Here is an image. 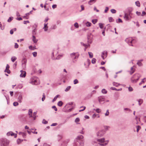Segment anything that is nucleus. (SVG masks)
I'll return each mask as SVG.
<instances>
[{
  "label": "nucleus",
  "instance_id": "obj_6",
  "mask_svg": "<svg viewBox=\"0 0 146 146\" xmlns=\"http://www.w3.org/2000/svg\"><path fill=\"white\" fill-rule=\"evenodd\" d=\"M71 56L73 59H76L78 58L79 55L77 53H74L71 54Z\"/></svg>",
  "mask_w": 146,
  "mask_h": 146
},
{
  "label": "nucleus",
  "instance_id": "obj_30",
  "mask_svg": "<svg viewBox=\"0 0 146 146\" xmlns=\"http://www.w3.org/2000/svg\"><path fill=\"white\" fill-rule=\"evenodd\" d=\"M100 27L101 29H102L103 28L104 24L101 23H100L99 24Z\"/></svg>",
  "mask_w": 146,
  "mask_h": 146
},
{
  "label": "nucleus",
  "instance_id": "obj_43",
  "mask_svg": "<svg viewBox=\"0 0 146 146\" xmlns=\"http://www.w3.org/2000/svg\"><path fill=\"white\" fill-rule=\"evenodd\" d=\"M5 72H7L8 74H10V71L9 69H5Z\"/></svg>",
  "mask_w": 146,
  "mask_h": 146
},
{
  "label": "nucleus",
  "instance_id": "obj_44",
  "mask_svg": "<svg viewBox=\"0 0 146 146\" xmlns=\"http://www.w3.org/2000/svg\"><path fill=\"white\" fill-rule=\"evenodd\" d=\"M96 61V59L95 58H93L92 59V63H94Z\"/></svg>",
  "mask_w": 146,
  "mask_h": 146
},
{
  "label": "nucleus",
  "instance_id": "obj_23",
  "mask_svg": "<svg viewBox=\"0 0 146 146\" xmlns=\"http://www.w3.org/2000/svg\"><path fill=\"white\" fill-rule=\"evenodd\" d=\"M62 102L61 101L59 102L58 103V105L59 106H62Z\"/></svg>",
  "mask_w": 146,
  "mask_h": 146
},
{
  "label": "nucleus",
  "instance_id": "obj_2",
  "mask_svg": "<svg viewBox=\"0 0 146 146\" xmlns=\"http://www.w3.org/2000/svg\"><path fill=\"white\" fill-rule=\"evenodd\" d=\"M9 143V141L6 139H2L0 140L1 146H7Z\"/></svg>",
  "mask_w": 146,
  "mask_h": 146
},
{
  "label": "nucleus",
  "instance_id": "obj_28",
  "mask_svg": "<svg viewBox=\"0 0 146 146\" xmlns=\"http://www.w3.org/2000/svg\"><path fill=\"white\" fill-rule=\"evenodd\" d=\"M135 3L136 5L137 6H138V7L140 6V3L139 2V1H136Z\"/></svg>",
  "mask_w": 146,
  "mask_h": 146
},
{
  "label": "nucleus",
  "instance_id": "obj_19",
  "mask_svg": "<svg viewBox=\"0 0 146 146\" xmlns=\"http://www.w3.org/2000/svg\"><path fill=\"white\" fill-rule=\"evenodd\" d=\"M145 82H146V78H144L143 79H142V81L139 83V85H140L142 84V83H144Z\"/></svg>",
  "mask_w": 146,
  "mask_h": 146
},
{
  "label": "nucleus",
  "instance_id": "obj_31",
  "mask_svg": "<svg viewBox=\"0 0 146 146\" xmlns=\"http://www.w3.org/2000/svg\"><path fill=\"white\" fill-rule=\"evenodd\" d=\"M36 112H35L33 113V117L34 118V120L35 119L36 116Z\"/></svg>",
  "mask_w": 146,
  "mask_h": 146
},
{
  "label": "nucleus",
  "instance_id": "obj_8",
  "mask_svg": "<svg viewBox=\"0 0 146 146\" xmlns=\"http://www.w3.org/2000/svg\"><path fill=\"white\" fill-rule=\"evenodd\" d=\"M107 54V52L106 51H104L102 53V56L103 59L106 58Z\"/></svg>",
  "mask_w": 146,
  "mask_h": 146
},
{
  "label": "nucleus",
  "instance_id": "obj_56",
  "mask_svg": "<svg viewBox=\"0 0 146 146\" xmlns=\"http://www.w3.org/2000/svg\"><path fill=\"white\" fill-rule=\"evenodd\" d=\"M108 10L109 8L108 7H106L104 11L105 12V13H106L108 11Z\"/></svg>",
  "mask_w": 146,
  "mask_h": 146
},
{
  "label": "nucleus",
  "instance_id": "obj_51",
  "mask_svg": "<svg viewBox=\"0 0 146 146\" xmlns=\"http://www.w3.org/2000/svg\"><path fill=\"white\" fill-rule=\"evenodd\" d=\"M117 23H122V20L120 19H119L118 20V21H117Z\"/></svg>",
  "mask_w": 146,
  "mask_h": 146
},
{
  "label": "nucleus",
  "instance_id": "obj_54",
  "mask_svg": "<svg viewBox=\"0 0 146 146\" xmlns=\"http://www.w3.org/2000/svg\"><path fill=\"white\" fill-rule=\"evenodd\" d=\"M108 110H107L106 113L105 114L106 116H108L109 115V112Z\"/></svg>",
  "mask_w": 146,
  "mask_h": 146
},
{
  "label": "nucleus",
  "instance_id": "obj_50",
  "mask_svg": "<svg viewBox=\"0 0 146 146\" xmlns=\"http://www.w3.org/2000/svg\"><path fill=\"white\" fill-rule=\"evenodd\" d=\"M19 47V45L17 44V43H15V48H18Z\"/></svg>",
  "mask_w": 146,
  "mask_h": 146
},
{
  "label": "nucleus",
  "instance_id": "obj_10",
  "mask_svg": "<svg viewBox=\"0 0 146 146\" xmlns=\"http://www.w3.org/2000/svg\"><path fill=\"white\" fill-rule=\"evenodd\" d=\"M7 135L8 136L11 135L12 136H14L15 137H17V134H15L14 133L12 132H9L7 133Z\"/></svg>",
  "mask_w": 146,
  "mask_h": 146
},
{
  "label": "nucleus",
  "instance_id": "obj_41",
  "mask_svg": "<svg viewBox=\"0 0 146 146\" xmlns=\"http://www.w3.org/2000/svg\"><path fill=\"white\" fill-rule=\"evenodd\" d=\"M78 83V80L76 79H75L74 81V84H77Z\"/></svg>",
  "mask_w": 146,
  "mask_h": 146
},
{
  "label": "nucleus",
  "instance_id": "obj_22",
  "mask_svg": "<svg viewBox=\"0 0 146 146\" xmlns=\"http://www.w3.org/2000/svg\"><path fill=\"white\" fill-rule=\"evenodd\" d=\"M17 59V58L15 56H14L12 57L11 58V61L13 62H14L15 60Z\"/></svg>",
  "mask_w": 146,
  "mask_h": 146
},
{
  "label": "nucleus",
  "instance_id": "obj_3",
  "mask_svg": "<svg viewBox=\"0 0 146 146\" xmlns=\"http://www.w3.org/2000/svg\"><path fill=\"white\" fill-rule=\"evenodd\" d=\"M98 141L100 143L99 144L102 146L106 145L108 143V141H105V139L104 138L98 139Z\"/></svg>",
  "mask_w": 146,
  "mask_h": 146
},
{
  "label": "nucleus",
  "instance_id": "obj_37",
  "mask_svg": "<svg viewBox=\"0 0 146 146\" xmlns=\"http://www.w3.org/2000/svg\"><path fill=\"white\" fill-rule=\"evenodd\" d=\"M111 11L113 13H115L116 12V11L113 9H112L111 10Z\"/></svg>",
  "mask_w": 146,
  "mask_h": 146
},
{
  "label": "nucleus",
  "instance_id": "obj_62",
  "mask_svg": "<svg viewBox=\"0 0 146 146\" xmlns=\"http://www.w3.org/2000/svg\"><path fill=\"white\" fill-rule=\"evenodd\" d=\"M136 13L138 15H139V16L141 14V13L140 12H139L138 11H137L136 12Z\"/></svg>",
  "mask_w": 146,
  "mask_h": 146
},
{
  "label": "nucleus",
  "instance_id": "obj_16",
  "mask_svg": "<svg viewBox=\"0 0 146 146\" xmlns=\"http://www.w3.org/2000/svg\"><path fill=\"white\" fill-rule=\"evenodd\" d=\"M19 134L20 135H22L23 137L24 138L26 136V134L24 133L23 132H19Z\"/></svg>",
  "mask_w": 146,
  "mask_h": 146
},
{
  "label": "nucleus",
  "instance_id": "obj_52",
  "mask_svg": "<svg viewBox=\"0 0 146 146\" xmlns=\"http://www.w3.org/2000/svg\"><path fill=\"white\" fill-rule=\"evenodd\" d=\"M52 108L54 109L55 111H57V109L55 106H52Z\"/></svg>",
  "mask_w": 146,
  "mask_h": 146
},
{
  "label": "nucleus",
  "instance_id": "obj_35",
  "mask_svg": "<svg viewBox=\"0 0 146 146\" xmlns=\"http://www.w3.org/2000/svg\"><path fill=\"white\" fill-rule=\"evenodd\" d=\"M102 92L103 94H106L107 93V91L105 89H103L102 91Z\"/></svg>",
  "mask_w": 146,
  "mask_h": 146
},
{
  "label": "nucleus",
  "instance_id": "obj_17",
  "mask_svg": "<svg viewBox=\"0 0 146 146\" xmlns=\"http://www.w3.org/2000/svg\"><path fill=\"white\" fill-rule=\"evenodd\" d=\"M22 97L21 96H19L18 99V101L20 103H21L22 102Z\"/></svg>",
  "mask_w": 146,
  "mask_h": 146
},
{
  "label": "nucleus",
  "instance_id": "obj_7",
  "mask_svg": "<svg viewBox=\"0 0 146 146\" xmlns=\"http://www.w3.org/2000/svg\"><path fill=\"white\" fill-rule=\"evenodd\" d=\"M98 100L99 102L102 103V102L105 100V98L104 96H100L98 97Z\"/></svg>",
  "mask_w": 146,
  "mask_h": 146
},
{
  "label": "nucleus",
  "instance_id": "obj_9",
  "mask_svg": "<svg viewBox=\"0 0 146 146\" xmlns=\"http://www.w3.org/2000/svg\"><path fill=\"white\" fill-rule=\"evenodd\" d=\"M27 60L25 59H23L22 61V66L24 68L26 67Z\"/></svg>",
  "mask_w": 146,
  "mask_h": 146
},
{
  "label": "nucleus",
  "instance_id": "obj_32",
  "mask_svg": "<svg viewBox=\"0 0 146 146\" xmlns=\"http://www.w3.org/2000/svg\"><path fill=\"white\" fill-rule=\"evenodd\" d=\"M80 121V118L78 117H77V118H76L75 120V122H76V123H78V122H79Z\"/></svg>",
  "mask_w": 146,
  "mask_h": 146
},
{
  "label": "nucleus",
  "instance_id": "obj_40",
  "mask_svg": "<svg viewBox=\"0 0 146 146\" xmlns=\"http://www.w3.org/2000/svg\"><path fill=\"white\" fill-rule=\"evenodd\" d=\"M136 127L137 128V132H138L139 130L141 129V127L139 125H138Z\"/></svg>",
  "mask_w": 146,
  "mask_h": 146
},
{
  "label": "nucleus",
  "instance_id": "obj_14",
  "mask_svg": "<svg viewBox=\"0 0 146 146\" xmlns=\"http://www.w3.org/2000/svg\"><path fill=\"white\" fill-rule=\"evenodd\" d=\"M37 82L36 80L33 79L32 80L31 83H32L33 84L37 85L38 84L37 83Z\"/></svg>",
  "mask_w": 146,
  "mask_h": 146
},
{
  "label": "nucleus",
  "instance_id": "obj_58",
  "mask_svg": "<svg viewBox=\"0 0 146 146\" xmlns=\"http://www.w3.org/2000/svg\"><path fill=\"white\" fill-rule=\"evenodd\" d=\"M145 14H146V13L145 11H143L142 12V14H141V16H143L144 15H145Z\"/></svg>",
  "mask_w": 146,
  "mask_h": 146
},
{
  "label": "nucleus",
  "instance_id": "obj_34",
  "mask_svg": "<svg viewBox=\"0 0 146 146\" xmlns=\"http://www.w3.org/2000/svg\"><path fill=\"white\" fill-rule=\"evenodd\" d=\"M97 20L96 19H93L92 20V22L94 24H95L97 22Z\"/></svg>",
  "mask_w": 146,
  "mask_h": 146
},
{
  "label": "nucleus",
  "instance_id": "obj_49",
  "mask_svg": "<svg viewBox=\"0 0 146 146\" xmlns=\"http://www.w3.org/2000/svg\"><path fill=\"white\" fill-rule=\"evenodd\" d=\"M83 45L84 47H86V48L85 49V50H86V48L88 47V45L84 44V43H81Z\"/></svg>",
  "mask_w": 146,
  "mask_h": 146
},
{
  "label": "nucleus",
  "instance_id": "obj_11",
  "mask_svg": "<svg viewBox=\"0 0 146 146\" xmlns=\"http://www.w3.org/2000/svg\"><path fill=\"white\" fill-rule=\"evenodd\" d=\"M21 73L20 75V77H25L26 75V72L23 70H21Z\"/></svg>",
  "mask_w": 146,
  "mask_h": 146
},
{
  "label": "nucleus",
  "instance_id": "obj_21",
  "mask_svg": "<svg viewBox=\"0 0 146 146\" xmlns=\"http://www.w3.org/2000/svg\"><path fill=\"white\" fill-rule=\"evenodd\" d=\"M33 40L34 43H36L38 40L35 37V36H33Z\"/></svg>",
  "mask_w": 146,
  "mask_h": 146
},
{
  "label": "nucleus",
  "instance_id": "obj_48",
  "mask_svg": "<svg viewBox=\"0 0 146 146\" xmlns=\"http://www.w3.org/2000/svg\"><path fill=\"white\" fill-rule=\"evenodd\" d=\"M42 123L44 124H46L48 123V122L47 121H46L44 119L42 122Z\"/></svg>",
  "mask_w": 146,
  "mask_h": 146
},
{
  "label": "nucleus",
  "instance_id": "obj_18",
  "mask_svg": "<svg viewBox=\"0 0 146 146\" xmlns=\"http://www.w3.org/2000/svg\"><path fill=\"white\" fill-rule=\"evenodd\" d=\"M135 71V69L133 67H131V71L130 72V73L131 74H133Z\"/></svg>",
  "mask_w": 146,
  "mask_h": 146
},
{
  "label": "nucleus",
  "instance_id": "obj_33",
  "mask_svg": "<svg viewBox=\"0 0 146 146\" xmlns=\"http://www.w3.org/2000/svg\"><path fill=\"white\" fill-rule=\"evenodd\" d=\"M42 96L43 97L42 98V101H43L45 98V95L44 93H43V94Z\"/></svg>",
  "mask_w": 146,
  "mask_h": 146
},
{
  "label": "nucleus",
  "instance_id": "obj_15",
  "mask_svg": "<svg viewBox=\"0 0 146 146\" xmlns=\"http://www.w3.org/2000/svg\"><path fill=\"white\" fill-rule=\"evenodd\" d=\"M32 110L31 109H29V115L30 117H33L32 115Z\"/></svg>",
  "mask_w": 146,
  "mask_h": 146
},
{
  "label": "nucleus",
  "instance_id": "obj_12",
  "mask_svg": "<svg viewBox=\"0 0 146 146\" xmlns=\"http://www.w3.org/2000/svg\"><path fill=\"white\" fill-rule=\"evenodd\" d=\"M104 131H100L98 133L97 135L98 136L101 137L104 134Z\"/></svg>",
  "mask_w": 146,
  "mask_h": 146
},
{
  "label": "nucleus",
  "instance_id": "obj_55",
  "mask_svg": "<svg viewBox=\"0 0 146 146\" xmlns=\"http://www.w3.org/2000/svg\"><path fill=\"white\" fill-rule=\"evenodd\" d=\"M81 108H83V109H82V110H79V111H80V112L81 111H83L84 110H85V108H86V107H85V106H83V107H81Z\"/></svg>",
  "mask_w": 146,
  "mask_h": 146
},
{
  "label": "nucleus",
  "instance_id": "obj_53",
  "mask_svg": "<svg viewBox=\"0 0 146 146\" xmlns=\"http://www.w3.org/2000/svg\"><path fill=\"white\" fill-rule=\"evenodd\" d=\"M33 54L34 57H36L37 55V53L36 52H33Z\"/></svg>",
  "mask_w": 146,
  "mask_h": 146
},
{
  "label": "nucleus",
  "instance_id": "obj_45",
  "mask_svg": "<svg viewBox=\"0 0 146 146\" xmlns=\"http://www.w3.org/2000/svg\"><path fill=\"white\" fill-rule=\"evenodd\" d=\"M83 136L81 135L79 136H78V139L79 140L81 139H83Z\"/></svg>",
  "mask_w": 146,
  "mask_h": 146
},
{
  "label": "nucleus",
  "instance_id": "obj_42",
  "mask_svg": "<svg viewBox=\"0 0 146 146\" xmlns=\"http://www.w3.org/2000/svg\"><path fill=\"white\" fill-rule=\"evenodd\" d=\"M71 88V86H68L65 90V91H66V92H67V91H68V90H70V89Z\"/></svg>",
  "mask_w": 146,
  "mask_h": 146
},
{
  "label": "nucleus",
  "instance_id": "obj_38",
  "mask_svg": "<svg viewBox=\"0 0 146 146\" xmlns=\"http://www.w3.org/2000/svg\"><path fill=\"white\" fill-rule=\"evenodd\" d=\"M143 100L141 99H139L138 100V102L139 105H140L141 104L143 103Z\"/></svg>",
  "mask_w": 146,
  "mask_h": 146
},
{
  "label": "nucleus",
  "instance_id": "obj_1",
  "mask_svg": "<svg viewBox=\"0 0 146 146\" xmlns=\"http://www.w3.org/2000/svg\"><path fill=\"white\" fill-rule=\"evenodd\" d=\"M141 76L140 74L137 73L135 74L131 78V82L133 83L137 82Z\"/></svg>",
  "mask_w": 146,
  "mask_h": 146
},
{
  "label": "nucleus",
  "instance_id": "obj_13",
  "mask_svg": "<svg viewBox=\"0 0 146 146\" xmlns=\"http://www.w3.org/2000/svg\"><path fill=\"white\" fill-rule=\"evenodd\" d=\"M48 23H44V26L43 28V29H44V31H47L48 28V27L47 26Z\"/></svg>",
  "mask_w": 146,
  "mask_h": 146
},
{
  "label": "nucleus",
  "instance_id": "obj_64",
  "mask_svg": "<svg viewBox=\"0 0 146 146\" xmlns=\"http://www.w3.org/2000/svg\"><path fill=\"white\" fill-rule=\"evenodd\" d=\"M9 66L8 64H7L6 66V69H9Z\"/></svg>",
  "mask_w": 146,
  "mask_h": 146
},
{
  "label": "nucleus",
  "instance_id": "obj_59",
  "mask_svg": "<svg viewBox=\"0 0 146 146\" xmlns=\"http://www.w3.org/2000/svg\"><path fill=\"white\" fill-rule=\"evenodd\" d=\"M96 111L98 113H99L100 112V110L99 109H96Z\"/></svg>",
  "mask_w": 146,
  "mask_h": 146
},
{
  "label": "nucleus",
  "instance_id": "obj_29",
  "mask_svg": "<svg viewBox=\"0 0 146 146\" xmlns=\"http://www.w3.org/2000/svg\"><path fill=\"white\" fill-rule=\"evenodd\" d=\"M13 17H10L7 20V21L8 22H10L13 19Z\"/></svg>",
  "mask_w": 146,
  "mask_h": 146
},
{
  "label": "nucleus",
  "instance_id": "obj_36",
  "mask_svg": "<svg viewBox=\"0 0 146 146\" xmlns=\"http://www.w3.org/2000/svg\"><path fill=\"white\" fill-rule=\"evenodd\" d=\"M109 21L110 22H112L113 21V19L112 17H110L109 18Z\"/></svg>",
  "mask_w": 146,
  "mask_h": 146
},
{
  "label": "nucleus",
  "instance_id": "obj_47",
  "mask_svg": "<svg viewBox=\"0 0 146 146\" xmlns=\"http://www.w3.org/2000/svg\"><path fill=\"white\" fill-rule=\"evenodd\" d=\"M74 27L76 28H78L79 27L78 24L77 23H76L74 24Z\"/></svg>",
  "mask_w": 146,
  "mask_h": 146
},
{
  "label": "nucleus",
  "instance_id": "obj_26",
  "mask_svg": "<svg viewBox=\"0 0 146 146\" xmlns=\"http://www.w3.org/2000/svg\"><path fill=\"white\" fill-rule=\"evenodd\" d=\"M142 61V60H140L139 61L137 62V64L139 66H141L142 65V64L141 63V62Z\"/></svg>",
  "mask_w": 146,
  "mask_h": 146
},
{
  "label": "nucleus",
  "instance_id": "obj_5",
  "mask_svg": "<svg viewBox=\"0 0 146 146\" xmlns=\"http://www.w3.org/2000/svg\"><path fill=\"white\" fill-rule=\"evenodd\" d=\"M134 40L132 39V38H129L125 40V41L128 43L131 44L133 42Z\"/></svg>",
  "mask_w": 146,
  "mask_h": 146
},
{
  "label": "nucleus",
  "instance_id": "obj_46",
  "mask_svg": "<svg viewBox=\"0 0 146 146\" xmlns=\"http://www.w3.org/2000/svg\"><path fill=\"white\" fill-rule=\"evenodd\" d=\"M18 103L17 102H15L13 103V105L14 106H17L18 105Z\"/></svg>",
  "mask_w": 146,
  "mask_h": 146
},
{
  "label": "nucleus",
  "instance_id": "obj_27",
  "mask_svg": "<svg viewBox=\"0 0 146 146\" xmlns=\"http://www.w3.org/2000/svg\"><path fill=\"white\" fill-rule=\"evenodd\" d=\"M92 24L89 22H87L86 23V25L87 27H90L91 26Z\"/></svg>",
  "mask_w": 146,
  "mask_h": 146
},
{
  "label": "nucleus",
  "instance_id": "obj_63",
  "mask_svg": "<svg viewBox=\"0 0 146 146\" xmlns=\"http://www.w3.org/2000/svg\"><path fill=\"white\" fill-rule=\"evenodd\" d=\"M29 23V21H24V23L25 24H26L27 23Z\"/></svg>",
  "mask_w": 146,
  "mask_h": 146
},
{
  "label": "nucleus",
  "instance_id": "obj_60",
  "mask_svg": "<svg viewBox=\"0 0 146 146\" xmlns=\"http://www.w3.org/2000/svg\"><path fill=\"white\" fill-rule=\"evenodd\" d=\"M57 5H53L52 6V7L53 9H54L56 7Z\"/></svg>",
  "mask_w": 146,
  "mask_h": 146
},
{
  "label": "nucleus",
  "instance_id": "obj_57",
  "mask_svg": "<svg viewBox=\"0 0 146 146\" xmlns=\"http://www.w3.org/2000/svg\"><path fill=\"white\" fill-rule=\"evenodd\" d=\"M128 89L130 91H132L133 90L132 88L131 87H129L128 88Z\"/></svg>",
  "mask_w": 146,
  "mask_h": 146
},
{
  "label": "nucleus",
  "instance_id": "obj_20",
  "mask_svg": "<svg viewBox=\"0 0 146 146\" xmlns=\"http://www.w3.org/2000/svg\"><path fill=\"white\" fill-rule=\"evenodd\" d=\"M96 0H90L88 2V4L90 5H91L93 3L95 2Z\"/></svg>",
  "mask_w": 146,
  "mask_h": 146
},
{
  "label": "nucleus",
  "instance_id": "obj_25",
  "mask_svg": "<svg viewBox=\"0 0 146 146\" xmlns=\"http://www.w3.org/2000/svg\"><path fill=\"white\" fill-rule=\"evenodd\" d=\"M59 96V95H56V96H55L52 100L53 102H54V101H56V99H57V98Z\"/></svg>",
  "mask_w": 146,
  "mask_h": 146
},
{
  "label": "nucleus",
  "instance_id": "obj_24",
  "mask_svg": "<svg viewBox=\"0 0 146 146\" xmlns=\"http://www.w3.org/2000/svg\"><path fill=\"white\" fill-rule=\"evenodd\" d=\"M90 58H92L93 57V54L91 52H88Z\"/></svg>",
  "mask_w": 146,
  "mask_h": 146
},
{
  "label": "nucleus",
  "instance_id": "obj_4",
  "mask_svg": "<svg viewBox=\"0 0 146 146\" xmlns=\"http://www.w3.org/2000/svg\"><path fill=\"white\" fill-rule=\"evenodd\" d=\"M131 13H125L124 17V18L126 20H130L131 18Z\"/></svg>",
  "mask_w": 146,
  "mask_h": 146
},
{
  "label": "nucleus",
  "instance_id": "obj_61",
  "mask_svg": "<svg viewBox=\"0 0 146 146\" xmlns=\"http://www.w3.org/2000/svg\"><path fill=\"white\" fill-rule=\"evenodd\" d=\"M16 19H17V20H19V21H20V20H22V18L21 17L17 18H16Z\"/></svg>",
  "mask_w": 146,
  "mask_h": 146
},
{
  "label": "nucleus",
  "instance_id": "obj_39",
  "mask_svg": "<svg viewBox=\"0 0 146 146\" xmlns=\"http://www.w3.org/2000/svg\"><path fill=\"white\" fill-rule=\"evenodd\" d=\"M23 140H21L20 139H18L17 140V142L18 144L20 143Z\"/></svg>",
  "mask_w": 146,
  "mask_h": 146
}]
</instances>
